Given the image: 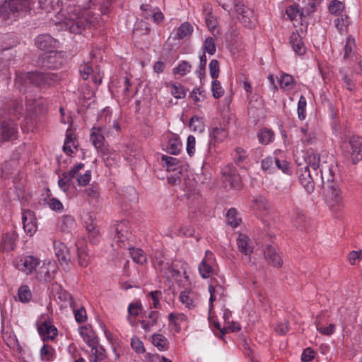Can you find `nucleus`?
<instances>
[{"instance_id":"5","label":"nucleus","mask_w":362,"mask_h":362,"mask_svg":"<svg viewBox=\"0 0 362 362\" xmlns=\"http://www.w3.org/2000/svg\"><path fill=\"white\" fill-rule=\"evenodd\" d=\"M344 157L353 164L362 160V138L358 136H351L348 141L341 145Z\"/></svg>"},{"instance_id":"13","label":"nucleus","mask_w":362,"mask_h":362,"mask_svg":"<svg viewBox=\"0 0 362 362\" xmlns=\"http://www.w3.org/2000/svg\"><path fill=\"white\" fill-rule=\"evenodd\" d=\"M54 249L60 264L67 265L71 260V256L66 245L63 243L54 242Z\"/></svg>"},{"instance_id":"57","label":"nucleus","mask_w":362,"mask_h":362,"mask_svg":"<svg viewBox=\"0 0 362 362\" xmlns=\"http://www.w3.org/2000/svg\"><path fill=\"white\" fill-rule=\"evenodd\" d=\"M210 75L213 79H216L219 75V63L216 59H212L209 63Z\"/></svg>"},{"instance_id":"4","label":"nucleus","mask_w":362,"mask_h":362,"mask_svg":"<svg viewBox=\"0 0 362 362\" xmlns=\"http://www.w3.org/2000/svg\"><path fill=\"white\" fill-rule=\"evenodd\" d=\"M31 0H6L0 5V16L4 20L16 21L19 16L31 9Z\"/></svg>"},{"instance_id":"30","label":"nucleus","mask_w":362,"mask_h":362,"mask_svg":"<svg viewBox=\"0 0 362 362\" xmlns=\"http://www.w3.org/2000/svg\"><path fill=\"white\" fill-rule=\"evenodd\" d=\"M179 298L182 303L185 304L189 309L194 308L197 305V302L194 298V293L190 291L181 292Z\"/></svg>"},{"instance_id":"33","label":"nucleus","mask_w":362,"mask_h":362,"mask_svg":"<svg viewBox=\"0 0 362 362\" xmlns=\"http://www.w3.org/2000/svg\"><path fill=\"white\" fill-rule=\"evenodd\" d=\"M90 362H100L106 358L105 349L98 344L91 348Z\"/></svg>"},{"instance_id":"22","label":"nucleus","mask_w":362,"mask_h":362,"mask_svg":"<svg viewBox=\"0 0 362 362\" xmlns=\"http://www.w3.org/2000/svg\"><path fill=\"white\" fill-rule=\"evenodd\" d=\"M21 263L18 267L20 269L23 270L26 274H30L35 267L39 264L40 261L37 258L33 256H27L21 259Z\"/></svg>"},{"instance_id":"50","label":"nucleus","mask_w":362,"mask_h":362,"mask_svg":"<svg viewBox=\"0 0 362 362\" xmlns=\"http://www.w3.org/2000/svg\"><path fill=\"white\" fill-rule=\"evenodd\" d=\"M335 27L340 31L345 30L349 25V18L347 15H343L334 21Z\"/></svg>"},{"instance_id":"46","label":"nucleus","mask_w":362,"mask_h":362,"mask_svg":"<svg viewBox=\"0 0 362 362\" xmlns=\"http://www.w3.org/2000/svg\"><path fill=\"white\" fill-rule=\"evenodd\" d=\"M189 126L193 131L202 132L204 129V125L201 118L197 116L191 117L189 122Z\"/></svg>"},{"instance_id":"45","label":"nucleus","mask_w":362,"mask_h":362,"mask_svg":"<svg viewBox=\"0 0 362 362\" xmlns=\"http://www.w3.org/2000/svg\"><path fill=\"white\" fill-rule=\"evenodd\" d=\"M140 8L143 11H151V13H152V17L153 18V21L154 22L158 23H160L162 19L163 18V13L161 12H155L153 9H152V6L151 4H142L140 6Z\"/></svg>"},{"instance_id":"14","label":"nucleus","mask_w":362,"mask_h":362,"mask_svg":"<svg viewBox=\"0 0 362 362\" xmlns=\"http://www.w3.org/2000/svg\"><path fill=\"white\" fill-rule=\"evenodd\" d=\"M22 221L25 232L32 236L37 230V223L33 217V213L29 210L25 211L23 213Z\"/></svg>"},{"instance_id":"42","label":"nucleus","mask_w":362,"mask_h":362,"mask_svg":"<svg viewBox=\"0 0 362 362\" xmlns=\"http://www.w3.org/2000/svg\"><path fill=\"white\" fill-rule=\"evenodd\" d=\"M40 356L42 361H52L54 356V349L52 346H47L44 344L40 349Z\"/></svg>"},{"instance_id":"27","label":"nucleus","mask_w":362,"mask_h":362,"mask_svg":"<svg viewBox=\"0 0 362 362\" xmlns=\"http://www.w3.org/2000/svg\"><path fill=\"white\" fill-rule=\"evenodd\" d=\"M74 224V217L69 215L63 216L58 220V227L64 233H69Z\"/></svg>"},{"instance_id":"17","label":"nucleus","mask_w":362,"mask_h":362,"mask_svg":"<svg viewBox=\"0 0 362 362\" xmlns=\"http://www.w3.org/2000/svg\"><path fill=\"white\" fill-rule=\"evenodd\" d=\"M37 331L43 341L54 339L58 332L57 329L48 321L42 322L37 327Z\"/></svg>"},{"instance_id":"9","label":"nucleus","mask_w":362,"mask_h":362,"mask_svg":"<svg viewBox=\"0 0 362 362\" xmlns=\"http://www.w3.org/2000/svg\"><path fill=\"white\" fill-rule=\"evenodd\" d=\"M316 8V3H310V8L304 7L300 8L298 4H293L286 8V13L291 21L302 20L303 17L310 16L315 12Z\"/></svg>"},{"instance_id":"28","label":"nucleus","mask_w":362,"mask_h":362,"mask_svg":"<svg viewBox=\"0 0 362 362\" xmlns=\"http://www.w3.org/2000/svg\"><path fill=\"white\" fill-rule=\"evenodd\" d=\"M193 32V27L192 25L185 22L183 23L177 30L173 39L174 40H182L186 37L190 36Z\"/></svg>"},{"instance_id":"53","label":"nucleus","mask_w":362,"mask_h":362,"mask_svg":"<svg viewBox=\"0 0 362 362\" xmlns=\"http://www.w3.org/2000/svg\"><path fill=\"white\" fill-rule=\"evenodd\" d=\"M276 168L286 174H290L289 163L286 160L275 157L274 169Z\"/></svg>"},{"instance_id":"60","label":"nucleus","mask_w":362,"mask_h":362,"mask_svg":"<svg viewBox=\"0 0 362 362\" xmlns=\"http://www.w3.org/2000/svg\"><path fill=\"white\" fill-rule=\"evenodd\" d=\"M131 345L133 349L139 354L145 352V349L143 342L136 337L132 339Z\"/></svg>"},{"instance_id":"18","label":"nucleus","mask_w":362,"mask_h":362,"mask_svg":"<svg viewBox=\"0 0 362 362\" xmlns=\"http://www.w3.org/2000/svg\"><path fill=\"white\" fill-rule=\"evenodd\" d=\"M78 263L81 267H86L90 261V256L87 252L86 244L84 240H79L76 243Z\"/></svg>"},{"instance_id":"8","label":"nucleus","mask_w":362,"mask_h":362,"mask_svg":"<svg viewBox=\"0 0 362 362\" xmlns=\"http://www.w3.org/2000/svg\"><path fill=\"white\" fill-rule=\"evenodd\" d=\"M128 223L127 221L123 220L114 226L115 233L114 240L119 247H125L129 245L127 242L132 238V233L129 230Z\"/></svg>"},{"instance_id":"32","label":"nucleus","mask_w":362,"mask_h":362,"mask_svg":"<svg viewBox=\"0 0 362 362\" xmlns=\"http://www.w3.org/2000/svg\"><path fill=\"white\" fill-rule=\"evenodd\" d=\"M228 135V131L222 127H215L212 128L210 134L211 137L217 143L223 142L227 138Z\"/></svg>"},{"instance_id":"20","label":"nucleus","mask_w":362,"mask_h":362,"mask_svg":"<svg viewBox=\"0 0 362 362\" xmlns=\"http://www.w3.org/2000/svg\"><path fill=\"white\" fill-rule=\"evenodd\" d=\"M205 258H204L199 266V271L201 276L206 279L210 276L213 272V269L209 264L211 259L214 258V255L211 252L206 250L205 252Z\"/></svg>"},{"instance_id":"15","label":"nucleus","mask_w":362,"mask_h":362,"mask_svg":"<svg viewBox=\"0 0 362 362\" xmlns=\"http://www.w3.org/2000/svg\"><path fill=\"white\" fill-rule=\"evenodd\" d=\"M57 42V40L49 34L39 35L35 40L36 47L41 50L53 49Z\"/></svg>"},{"instance_id":"55","label":"nucleus","mask_w":362,"mask_h":362,"mask_svg":"<svg viewBox=\"0 0 362 362\" xmlns=\"http://www.w3.org/2000/svg\"><path fill=\"white\" fill-rule=\"evenodd\" d=\"M234 153V162L237 165L242 163L247 157L246 151L240 147L235 148Z\"/></svg>"},{"instance_id":"54","label":"nucleus","mask_w":362,"mask_h":362,"mask_svg":"<svg viewBox=\"0 0 362 362\" xmlns=\"http://www.w3.org/2000/svg\"><path fill=\"white\" fill-rule=\"evenodd\" d=\"M200 62L198 69L196 71L197 74L198 75V77L200 78V80H202V78L205 76V69L206 65V57L205 53H203L199 57Z\"/></svg>"},{"instance_id":"40","label":"nucleus","mask_w":362,"mask_h":362,"mask_svg":"<svg viewBox=\"0 0 362 362\" xmlns=\"http://www.w3.org/2000/svg\"><path fill=\"white\" fill-rule=\"evenodd\" d=\"M192 65L187 61H182L177 66L174 68L173 74H179L182 76L187 74L191 71Z\"/></svg>"},{"instance_id":"52","label":"nucleus","mask_w":362,"mask_h":362,"mask_svg":"<svg viewBox=\"0 0 362 362\" xmlns=\"http://www.w3.org/2000/svg\"><path fill=\"white\" fill-rule=\"evenodd\" d=\"M306 99L303 95L300 97L298 103V117L300 120L305 119Z\"/></svg>"},{"instance_id":"62","label":"nucleus","mask_w":362,"mask_h":362,"mask_svg":"<svg viewBox=\"0 0 362 362\" xmlns=\"http://www.w3.org/2000/svg\"><path fill=\"white\" fill-rule=\"evenodd\" d=\"M233 10H235L238 15H243L244 13L252 14V11L247 8L243 4H241L240 2H237V1L234 2V6Z\"/></svg>"},{"instance_id":"39","label":"nucleus","mask_w":362,"mask_h":362,"mask_svg":"<svg viewBox=\"0 0 362 362\" xmlns=\"http://www.w3.org/2000/svg\"><path fill=\"white\" fill-rule=\"evenodd\" d=\"M18 297L21 302L28 303L32 298V293L28 286H22L19 288Z\"/></svg>"},{"instance_id":"58","label":"nucleus","mask_w":362,"mask_h":362,"mask_svg":"<svg viewBox=\"0 0 362 362\" xmlns=\"http://www.w3.org/2000/svg\"><path fill=\"white\" fill-rule=\"evenodd\" d=\"M90 202L97 201L99 196L98 188L96 186L91 185L85 190Z\"/></svg>"},{"instance_id":"44","label":"nucleus","mask_w":362,"mask_h":362,"mask_svg":"<svg viewBox=\"0 0 362 362\" xmlns=\"http://www.w3.org/2000/svg\"><path fill=\"white\" fill-rule=\"evenodd\" d=\"M280 86L284 90H291L294 86L293 78L291 75L284 74L280 79Z\"/></svg>"},{"instance_id":"51","label":"nucleus","mask_w":362,"mask_h":362,"mask_svg":"<svg viewBox=\"0 0 362 362\" xmlns=\"http://www.w3.org/2000/svg\"><path fill=\"white\" fill-rule=\"evenodd\" d=\"M354 47H355L354 39L351 37H349L346 40V45L344 47V54L343 58L344 60H346L350 57V56L352 53V51H353V48Z\"/></svg>"},{"instance_id":"63","label":"nucleus","mask_w":362,"mask_h":362,"mask_svg":"<svg viewBox=\"0 0 362 362\" xmlns=\"http://www.w3.org/2000/svg\"><path fill=\"white\" fill-rule=\"evenodd\" d=\"M289 330V322L288 320H284L279 323L275 327V331L280 335H285Z\"/></svg>"},{"instance_id":"56","label":"nucleus","mask_w":362,"mask_h":362,"mask_svg":"<svg viewBox=\"0 0 362 362\" xmlns=\"http://www.w3.org/2000/svg\"><path fill=\"white\" fill-rule=\"evenodd\" d=\"M142 310L141 304L139 302L132 303L128 306L129 316H138Z\"/></svg>"},{"instance_id":"37","label":"nucleus","mask_w":362,"mask_h":362,"mask_svg":"<svg viewBox=\"0 0 362 362\" xmlns=\"http://www.w3.org/2000/svg\"><path fill=\"white\" fill-rule=\"evenodd\" d=\"M83 163H78L71 168L68 172L63 173L62 176H64L65 179L72 183V179L74 177L77 178V176L78 175V170L83 168Z\"/></svg>"},{"instance_id":"47","label":"nucleus","mask_w":362,"mask_h":362,"mask_svg":"<svg viewBox=\"0 0 362 362\" xmlns=\"http://www.w3.org/2000/svg\"><path fill=\"white\" fill-rule=\"evenodd\" d=\"M274 163H275V156L272 157L269 156L266 158L263 159L262 161V168L263 170L271 173L274 170Z\"/></svg>"},{"instance_id":"29","label":"nucleus","mask_w":362,"mask_h":362,"mask_svg":"<svg viewBox=\"0 0 362 362\" xmlns=\"http://www.w3.org/2000/svg\"><path fill=\"white\" fill-rule=\"evenodd\" d=\"M17 234L15 232L6 233L3 238L1 248L7 252L13 250Z\"/></svg>"},{"instance_id":"25","label":"nucleus","mask_w":362,"mask_h":362,"mask_svg":"<svg viewBox=\"0 0 362 362\" xmlns=\"http://www.w3.org/2000/svg\"><path fill=\"white\" fill-rule=\"evenodd\" d=\"M182 147V144L177 135L173 134L168 139L167 151L173 155L178 154Z\"/></svg>"},{"instance_id":"12","label":"nucleus","mask_w":362,"mask_h":362,"mask_svg":"<svg viewBox=\"0 0 362 362\" xmlns=\"http://www.w3.org/2000/svg\"><path fill=\"white\" fill-rule=\"evenodd\" d=\"M90 140L95 148L101 152L103 156L108 154V148L104 144L105 137L101 133L100 128L92 129Z\"/></svg>"},{"instance_id":"61","label":"nucleus","mask_w":362,"mask_h":362,"mask_svg":"<svg viewBox=\"0 0 362 362\" xmlns=\"http://www.w3.org/2000/svg\"><path fill=\"white\" fill-rule=\"evenodd\" d=\"M204 49L211 55L216 52V45L213 37H209L205 40Z\"/></svg>"},{"instance_id":"6","label":"nucleus","mask_w":362,"mask_h":362,"mask_svg":"<svg viewBox=\"0 0 362 362\" xmlns=\"http://www.w3.org/2000/svg\"><path fill=\"white\" fill-rule=\"evenodd\" d=\"M68 14L69 16L64 20V25L72 33L81 34L90 24L88 20L81 15L77 8L71 9Z\"/></svg>"},{"instance_id":"2","label":"nucleus","mask_w":362,"mask_h":362,"mask_svg":"<svg viewBox=\"0 0 362 362\" xmlns=\"http://www.w3.org/2000/svg\"><path fill=\"white\" fill-rule=\"evenodd\" d=\"M23 114L22 103L18 100H8L0 107V117L9 116L10 120L0 122V143L11 141L18 137V125L14 122Z\"/></svg>"},{"instance_id":"10","label":"nucleus","mask_w":362,"mask_h":362,"mask_svg":"<svg viewBox=\"0 0 362 362\" xmlns=\"http://www.w3.org/2000/svg\"><path fill=\"white\" fill-rule=\"evenodd\" d=\"M298 174L300 184L308 192H312L314 190L315 182H316L313 171L308 165H305L298 169Z\"/></svg>"},{"instance_id":"31","label":"nucleus","mask_w":362,"mask_h":362,"mask_svg":"<svg viewBox=\"0 0 362 362\" xmlns=\"http://www.w3.org/2000/svg\"><path fill=\"white\" fill-rule=\"evenodd\" d=\"M50 267H54V265L50 263L47 265L43 264L37 273V278L45 281L52 280L54 277V270L50 271Z\"/></svg>"},{"instance_id":"24","label":"nucleus","mask_w":362,"mask_h":362,"mask_svg":"<svg viewBox=\"0 0 362 362\" xmlns=\"http://www.w3.org/2000/svg\"><path fill=\"white\" fill-rule=\"evenodd\" d=\"M86 228L88 234V238L93 243H95L99 236V230L97 228V225L94 222L93 218L91 215L88 216L86 221Z\"/></svg>"},{"instance_id":"26","label":"nucleus","mask_w":362,"mask_h":362,"mask_svg":"<svg viewBox=\"0 0 362 362\" xmlns=\"http://www.w3.org/2000/svg\"><path fill=\"white\" fill-rule=\"evenodd\" d=\"M290 43L296 54L302 55L305 53V47L298 33H293L291 34L290 37Z\"/></svg>"},{"instance_id":"21","label":"nucleus","mask_w":362,"mask_h":362,"mask_svg":"<svg viewBox=\"0 0 362 362\" xmlns=\"http://www.w3.org/2000/svg\"><path fill=\"white\" fill-rule=\"evenodd\" d=\"M161 160L163 163V166L165 167L168 171L181 173V163L177 158L163 155Z\"/></svg>"},{"instance_id":"38","label":"nucleus","mask_w":362,"mask_h":362,"mask_svg":"<svg viewBox=\"0 0 362 362\" xmlns=\"http://www.w3.org/2000/svg\"><path fill=\"white\" fill-rule=\"evenodd\" d=\"M273 138L274 132L268 129H264L261 130L260 132L258 134V139L262 144H268L269 142L272 141Z\"/></svg>"},{"instance_id":"23","label":"nucleus","mask_w":362,"mask_h":362,"mask_svg":"<svg viewBox=\"0 0 362 362\" xmlns=\"http://www.w3.org/2000/svg\"><path fill=\"white\" fill-rule=\"evenodd\" d=\"M323 161L324 160L320 157V156L315 153H309L305 158L306 165L310 168L314 174H315V172L320 169L322 163Z\"/></svg>"},{"instance_id":"49","label":"nucleus","mask_w":362,"mask_h":362,"mask_svg":"<svg viewBox=\"0 0 362 362\" xmlns=\"http://www.w3.org/2000/svg\"><path fill=\"white\" fill-rule=\"evenodd\" d=\"M211 91L213 96L216 99L220 98L223 95L224 90L221 86V83L216 79H214L211 82Z\"/></svg>"},{"instance_id":"64","label":"nucleus","mask_w":362,"mask_h":362,"mask_svg":"<svg viewBox=\"0 0 362 362\" xmlns=\"http://www.w3.org/2000/svg\"><path fill=\"white\" fill-rule=\"evenodd\" d=\"M74 316L76 321L78 323L84 322L87 318L86 311L85 308L83 307H81L79 309L74 310Z\"/></svg>"},{"instance_id":"7","label":"nucleus","mask_w":362,"mask_h":362,"mask_svg":"<svg viewBox=\"0 0 362 362\" xmlns=\"http://www.w3.org/2000/svg\"><path fill=\"white\" fill-rule=\"evenodd\" d=\"M64 62L63 56L56 52H49L43 54L39 57L37 64V66L47 69H59Z\"/></svg>"},{"instance_id":"48","label":"nucleus","mask_w":362,"mask_h":362,"mask_svg":"<svg viewBox=\"0 0 362 362\" xmlns=\"http://www.w3.org/2000/svg\"><path fill=\"white\" fill-rule=\"evenodd\" d=\"M240 20L245 27L252 28L255 26L256 19L253 13L252 14L244 13L241 15Z\"/></svg>"},{"instance_id":"11","label":"nucleus","mask_w":362,"mask_h":362,"mask_svg":"<svg viewBox=\"0 0 362 362\" xmlns=\"http://www.w3.org/2000/svg\"><path fill=\"white\" fill-rule=\"evenodd\" d=\"M223 182H228L235 189L241 187V179L236 168L232 164H228L222 169Z\"/></svg>"},{"instance_id":"41","label":"nucleus","mask_w":362,"mask_h":362,"mask_svg":"<svg viewBox=\"0 0 362 362\" xmlns=\"http://www.w3.org/2000/svg\"><path fill=\"white\" fill-rule=\"evenodd\" d=\"M172 95L176 98H184L186 95V90L183 86L180 83H173L170 86Z\"/></svg>"},{"instance_id":"1","label":"nucleus","mask_w":362,"mask_h":362,"mask_svg":"<svg viewBox=\"0 0 362 362\" xmlns=\"http://www.w3.org/2000/svg\"><path fill=\"white\" fill-rule=\"evenodd\" d=\"M316 182L327 192V199L331 210L337 212L343 206L342 196L339 188V168L333 158L329 157L322 163L320 169L315 174Z\"/></svg>"},{"instance_id":"16","label":"nucleus","mask_w":362,"mask_h":362,"mask_svg":"<svg viewBox=\"0 0 362 362\" xmlns=\"http://www.w3.org/2000/svg\"><path fill=\"white\" fill-rule=\"evenodd\" d=\"M264 256L269 264L278 268L281 267L283 260L272 245H267L264 251Z\"/></svg>"},{"instance_id":"19","label":"nucleus","mask_w":362,"mask_h":362,"mask_svg":"<svg viewBox=\"0 0 362 362\" xmlns=\"http://www.w3.org/2000/svg\"><path fill=\"white\" fill-rule=\"evenodd\" d=\"M237 245L239 251L246 256H250L253 252V247L251 245L250 238L243 233H240L237 238ZM250 260V257H248Z\"/></svg>"},{"instance_id":"43","label":"nucleus","mask_w":362,"mask_h":362,"mask_svg":"<svg viewBox=\"0 0 362 362\" xmlns=\"http://www.w3.org/2000/svg\"><path fill=\"white\" fill-rule=\"evenodd\" d=\"M345 8L343 2L338 0H332L329 5V11L334 15H339Z\"/></svg>"},{"instance_id":"3","label":"nucleus","mask_w":362,"mask_h":362,"mask_svg":"<svg viewBox=\"0 0 362 362\" xmlns=\"http://www.w3.org/2000/svg\"><path fill=\"white\" fill-rule=\"evenodd\" d=\"M61 80L57 73L31 71L17 73L15 78V86L21 91L25 92L28 84L42 88L56 85Z\"/></svg>"},{"instance_id":"35","label":"nucleus","mask_w":362,"mask_h":362,"mask_svg":"<svg viewBox=\"0 0 362 362\" xmlns=\"http://www.w3.org/2000/svg\"><path fill=\"white\" fill-rule=\"evenodd\" d=\"M127 247L129 250V254L135 262L141 264L146 262V257L142 250L139 248H131L130 245L127 246Z\"/></svg>"},{"instance_id":"34","label":"nucleus","mask_w":362,"mask_h":362,"mask_svg":"<svg viewBox=\"0 0 362 362\" xmlns=\"http://www.w3.org/2000/svg\"><path fill=\"white\" fill-rule=\"evenodd\" d=\"M152 343L160 351H165L168 348V339L160 334H154L153 335Z\"/></svg>"},{"instance_id":"59","label":"nucleus","mask_w":362,"mask_h":362,"mask_svg":"<svg viewBox=\"0 0 362 362\" xmlns=\"http://www.w3.org/2000/svg\"><path fill=\"white\" fill-rule=\"evenodd\" d=\"M255 205L259 211H267L269 209L268 201L263 197H259L255 201Z\"/></svg>"},{"instance_id":"36","label":"nucleus","mask_w":362,"mask_h":362,"mask_svg":"<svg viewBox=\"0 0 362 362\" xmlns=\"http://www.w3.org/2000/svg\"><path fill=\"white\" fill-rule=\"evenodd\" d=\"M320 322L321 315H317L315 321V325L316 326L317 330L319 331L321 334L327 336H330L334 332L335 325L330 324L328 327H320Z\"/></svg>"}]
</instances>
